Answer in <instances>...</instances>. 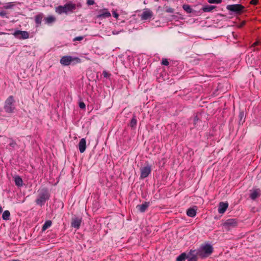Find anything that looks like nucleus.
I'll return each mask as SVG.
<instances>
[{"label":"nucleus","instance_id":"obj_41","mask_svg":"<svg viewBox=\"0 0 261 261\" xmlns=\"http://www.w3.org/2000/svg\"><path fill=\"white\" fill-rule=\"evenodd\" d=\"M258 44V42H255L253 44V46L256 45Z\"/></svg>","mask_w":261,"mask_h":261},{"label":"nucleus","instance_id":"obj_24","mask_svg":"<svg viewBox=\"0 0 261 261\" xmlns=\"http://www.w3.org/2000/svg\"><path fill=\"white\" fill-rule=\"evenodd\" d=\"M187 257V253L185 252L182 253L176 258V261H185Z\"/></svg>","mask_w":261,"mask_h":261},{"label":"nucleus","instance_id":"obj_28","mask_svg":"<svg viewBox=\"0 0 261 261\" xmlns=\"http://www.w3.org/2000/svg\"><path fill=\"white\" fill-rule=\"evenodd\" d=\"M13 6H14V4L13 3H12V2L7 3L5 4V5L4 6V8L6 9H11L13 8Z\"/></svg>","mask_w":261,"mask_h":261},{"label":"nucleus","instance_id":"obj_35","mask_svg":"<svg viewBox=\"0 0 261 261\" xmlns=\"http://www.w3.org/2000/svg\"><path fill=\"white\" fill-rule=\"evenodd\" d=\"M84 37L83 36H78L75 37L73 39V41H81L83 39Z\"/></svg>","mask_w":261,"mask_h":261},{"label":"nucleus","instance_id":"obj_2","mask_svg":"<svg viewBox=\"0 0 261 261\" xmlns=\"http://www.w3.org/2000/svg\"><path fill=\"white\" fill-rule=\"evenodd\" d=\"M76 9V5L71 2L66 3L64 6H59L56 8V12L61 14L62 13L68 14L72 12Z\"/></svg>","mask_w":261,"mask_h":261},{"label":"nucleus","instance_id":"obj_39","mask_svg":"<svg viewBox=\"0 0 261 261\" xmlns=\"http://www.w3.org/2000/svg\"><path fill=\"white\" fill-rule=\"evenodd\" d=\"M113 16L117 19L118 18V17L119 16V14L115 11H114L113 12Z\"/></svg>","mask_w":261,"mask_h":261},{"label":"nucleus","instance_id":"obj_13","mask_svg":"<svg viewBox=\"0 0 261 261\" xmlns=\"http://www.w3.org/2000/svg\"><path fill=\"white\" fill-rule=\"evenodd\" d=\"M228 207V203L227 202H220L219 205V208H218V212L220 214H223L226 211V210H227Z\"/></svg>","mask_w":261,"mask_h":261},{"label":"nucleus","instance_id":"obj_16","mask_svg":"<svg viewBox=\"0 0 261 261\" xmlns=\"http://www.w3.org/2000/svg\"><path fill=\"white\" fill-rule=\"evenodd\" d=\"M260 195V191L259 189H255L252 191L250 195V197L252 200H255Z\"/></svg>","mask_w":261,"mask_h":261},{"label":"nucleus","instance_id":"obj_23","mask_svg":"<svg viewBox=\"0 0 261 261\" xmlns=\"http://www.w3.org/2000/svg\"><path fill=\"white\" fill-rule=\"evenodd\" d=\"M51 225V222L50 220H48L45 222L44 224L42 226V231H44L47 229L48 228L50 227Z\"/></svg>","mask_w":261,"mask_h":261},{"label":"nucleus","instance_id":"obj_15","mask_svg":"<svg viewBox=\"0 0 261 261\" xmlns=\"http://www.w3.org/2000/svg\"><path fill=\"white\" fill-rule=\"evenodd\" d=\"M149 205V202H144L143 203L137 206V209L141 213L144 212Z\"/></svg>","mask_w":261,"mask_h":261},{"label":"nucleus","instance_id":"obj_10","mask_svg":"<svg viewBox=\"0 0 261 261\" xmlns=\"http://www.w3.org/2000/svg\"><path fill=\"white\" fill-rule=\"evenodd\" d=\"M188 261H197V256H199L196 250H191L188 254H187Z\"/></svg>","mask_w":261,"mask_h":261},{"label":"nucleus","instance_id":"obj_25","mask_svg":"<svg viewBox=\"0 0 261 261\" xmlns=\"http://www.w3.org/2000/svg\"><path fill=\"white\" fill-rule=\"evenodd\" d=\"M42 15L39 14V15H36L35 17V22L38 24H41V21H42Z\"/></svg>","mask_w":261,"mask_h":261},{"label":"nucleus","instance_id":"obj_14","mask_svg":"<svg viewBox=\"0 0 261 261\" xmlns=\"http://www.w3.org/2000/svg\"><path fill=\"white\" fill-rule=\"evenodd\" d=\"M79 150L81 153H83L86 148V141L85 139L82 138L79 143Z\"/></svg>","mask_w":261,"mask_h":261},{"label":"nucleus","instance_id":"obj_5","mask_svg":"<svg viewBox=\"0 0 261 261\" xmlns=\"http://www.w3.org/2000/svg\"><path fill=\"white\" fill-rule=\"evenodd\" d=\"M14 98L13 96H10L5 102L4 109L7 113H12L15 109Z\"/></svg>","mask_w":261,"mask_h":261},{"label":"nucleus","instance_id":"obj_12","mask_svg":"<svg viewBox=\"0 0 261 261\" xmlns=\"http://www.w3.org/2000/svg\"><path fill=\"white\" fill-rule=\"evenodd\" d=\"M111 16V14L108 9H105L99 10V19L108 18Z\"/></svg>","mask_w":261,"mask_h":261},{"label":"nucleus","instance_id":"obj_11","mask_svg":"<svg viewBox=\"0 0 261 261\" xmlns=\"http://www.w3.org/2000/svg\"><path fill=\"white\" fill-rule=\"evenodd\" d=\"M152 16V12L148 9L145 10L141 15L142 20H147Z\"/></svg>","mask_w":261,"mask_h":261},{"label":"nucleus","instance_id":"obj_27","mask_svg":"<svg viewBox=\"0 0 261 261\" xmlns=\"http://www.w3.org/2000/svg\"><path fill=\"white\" fill-rule=\"evenodd\" d=\"M137 122V121L136 118H135V116H134L131 120L130 123V126L132 127H135L136 125Z\"/></svg>","mask_w":261,"mask_h":261},{"label":"nucleus","instance_id":"obj_20","mask_svg":"<svg viewBox=\"0 0 261 261\" xmlns=\"http://www.w3.org/2000/svg\"><path fill=\"white\" fill-rule=\"evenodd\" d=\"M56 20V18L55 16L50 15L44 18V21L45 23L47 24H51L55 22Z\"/></svg>","mask_w":261,"mask_h":261},{"label":"nucleus","instance_id":"obj_4","mask_svg":"<svg viewBox=\"0 0 261 261\" xmlns=\"http://www.w3.org/2000/svg\"><path fill=\"white\" fill-rule=\"evenodd\" d=\"M81 62V59L78 57L71 56H65L60 59V63L63 66L75 64Z\"/></svg>","mask_w":261,"mask_h":261},{"label":"nucleus","instance_id":"obj_32","mask_svg":"<svg viewBox=\"0 0 261 261\" xmlns=\"http://www.w3.org/2000/svg\"><path fill=\"white\" fill-rule=\"evenodd\" d=\"M79 106L82 109H85L86 108L85 103L83 101H79Z\"/></svg>","mask_w":261,"mask_h":261},{"label":"nucleus","instance_id":"obj_17","mask_svg":"<svg viewBox=\"0 0 261 261\" xmlns=\"http://www.w3.org/2000/svg\"><path fill=\"white\" fill-rule=\"evenodd\" d=\"M81 219L78 218H75L73 219L71 225L73 227L75 228H79L81 225Z\"/></svg>","mask_w":261,"mask_h":261},{"label":"nucleus","instance_id":"obj_18","mask_svg":"<svg viewBox=\"0 0 261 261\" xmlns=\"http://www.w3.org/2000/svg\"><path fill=\"white\" fill-rule=\"evenodd\" d=\"M196 214V209L195 208H190L187 211V215L190 217H194Z\"/></svg>","mask_w":261,"mask_h":261},{"label":"nucleus","instance_id":"obj_26","mask_svg":"<svg viewBox=\"0 0 261 261\" xmlns=\"http://www.w3.org/2000/svg\"><path fill=\"white\" fill-rule=\"evenodd\" d=\"M183 9L187 13H190L192 11V9L191 7L188 5H184L182 6Z\"/></svg>","mask_w":261,"mask_h":261},{"label":"nucleus","instance_id":"obj_29","mask_svg":"<svg viewBox=\"0 0 261 261\" xmlns=\"http://www.w3.org/2000/svg\"><path fill=\"white\" fill-rule=\"evenodd\" d=\"M239 118H240V122L239 123H240L241 122V121L243 122L244 121V112H240L239 113Z\"/></svg>","mask_w":261,"mask_h":261},{"label":"nucleus","instance_id":"obj_3","mask_svg":"<svg viewBox=\"0 0 261 261\" xmlns=\"http://www.w3.org/2000/svg\"><path fill=\"white\" fill-rule=\"evenodd\" d=\"M196 251L200 257L205 258L208 256L212 253L213 247L208 244L201 245Z\"/></svg>","mask_w":261,"mask_h":261},{"label":"nucleus","instance_id":"obj_8","mask_svg":"<svg viewBox=\"0 0 261 261\" xmlns=\"http://www.w3.org/2000/svg\"><path fill=\"white\" fill-rule=\"evenodd\" d=\"M13 35L19 39H26L29 37V33L25 31H15L13 33Z\"/></svg>","mask_w":261,"mask_h":261},{"label":"nucleus","instance_id":"obj_40","mask_svg":"<svg viewBox=\"0 0 261 261\" xmlns=\"http://www.w3.org/2000/svg\"><path fill=\"white\" fill-rule=\"evenodd\" d=\"M258 0H252L251 1V4L253 5H256L257 3Z\"/></svg>","mask_w":261,"mask_h":261},{"label":"nucleus","instance_id":"obj_19","mask_svg":"<svg viewBox=\"0 0 261 261\" xmlns=\"http://www.w3.org/2000/svg\"><path fill=\"white\" fill-rule=\"evenodd\" d=\"M14 181L15 185L18 187H21L23 185V181L22 178L18 175L14 177Z\"/></svg>","mask_w":261,"mask_h":261},{"label":"nucleus","instance_id":"obj_21","mask_svg":"<svg viewBox=\"0 0 261 261\" xmlns=\"http://www.w3.org/2000/svg\"><path fill=\"white\" fill-rule=\"evenodd\" d=\"M215 8H216V6H215L205 5L202 7V10L203 12H208L212 11L213 9H214Z\"/></svg>","mask_w":261,"mask_h":261},{"label":"nucleus","instance_id":"obj_1","mask_svg":"<svg viewBox=\"0 0 261 261\" xmlns=\"http://www.w3.org/2000/svg\"><path fill=\"white\" fill-rule=\"evenodd\" d=\"M38 192V195L35 202L37 205L42 206L49 199L50 194L46 188H43L39 190Z\"/></svg>","mask_w":261,"mask_h":261},{"label":"nucleus","instance_id":"obj_7","mask_svg":"<svg viewBox=\"0 0 261 261\" xmlns=\"http://www.w3.org/2000/svg\"><path fill=\"white\" fill-rule=\"evenodd\" d=\"M151 171V166L147 163L140 169V178L143 179L147 177L150 174Z\"/></svg>","mask_w":261,"mask_h":261},{"label":"nucleus","instance_id":"obj_38","mask_svg":"<svg viewBox=\"0 0 261 261\" xmlns=\"http://www.w3.org/2000/svg\"><path fill=\"white\" fill-rule=\"evenodd\" d=\"M87 4L88 5H92L94 4V0H87Z\"/></svg>","mask_w":261,"mask_h":261},{"label":"nucleus","instance_id":"obj_37","mask_svg":"<svg viewBox=\"0 0 261 261\" xmlns=\"http://www.w3.org/2000/svg\"><path fill=\"white\" fill-rule=\"evenodd\" d=\"M9 145L12 147L14 148L15 147V146L16 145V142L15 141H14L13 140H11V142L9 143Z\"/></svg>","mask_w":261,"mask_h":261},{"label":"nucleus","instance_id":"obj_33","mask_svg":"<svg viewBox=\"0 0 261 261\" xmlns=\"http://www.w3.org/2000/svg\"><path fill=\"white\" fill-rule=\"evenodd\" d=\"M162 65L168 66L169 64L168 61L166 59H163L162 61Z\"/></svg>","mask_w":261,"mask_h":261},{"label":"nucleus","instance_id":"obj_31","mask_svg":"<svg viewBox=\"0 0 261 261\" xmlns=\"http://www.w3.org/2000/svg\"><path fill=\"white\" fill-rule=\"evenodd\" d=\"M102 75L104 77L107 78V79L109 78L110 77V76L111 75V73H109L108 72H107L106 70H104L103 71Z\"/></svg>","mask_w":261,"mask_h":261},{"label":"nucleus","instance_id":"obj_22","mask_svg":"<svg viewBox=\"0 0 261 261\" xmlns=\"http://www.w3.org/2000/svg\"><path fill=\"white\" fill-rule=\"evenodd\" d=\"M10 213L9 211H5L3 214L2 218L5 220H8L10 219Z\"/></svg>","mask_w":261,"mask_h":261},{"label":"nucleus","instance_id":"obj_34","mask_svg":"<svg viewBox=\"0 0 261 261\" xmlns=\"http://www.w3.org/2000/svg\"><path fill=\"white\" fill-rule=\"evenodd\" d=\"M0 16L2 17H8L7 16V12L5 11H2L0 12Z\"/></svg>","mask_w":261,"mask_h":261},{"label":"nucleus","instance_id":"obj_9","mask_svg":"<svg viewBox=\"0 0 261 261\" xmlns=\"http://www.w3.org/2000/svg\"><path fill=\"white\" fill-rule=\"evenodd\" d=\"M237 225L236 219H230L227 220L224 223L223 226L226 230H229L231 228L234 227Z\"/></svg>","mask_w":261,"mask_h":261},{"label":"nucleus","instance_id":"obj_36","mask_svg":"<svg viewBox=\"0 0 261 261\" xmlns=\"http://www.w3.org/2000/svg\"><path fill=\"white\" fill-rule=\"evenodd\" d=\"M166 12L167 13H173L174 12V9L171 7H168L166 9Z\"/></svg>","mask_w":261,"mask_h":261},{"label":"nucleus","instance_id":"obj_30","mask_svg":"<svg viewBox=\"0 0 261 261\" xmlns=\"http://www.w3.org/2000/svg\"><path fill=\"white\" fill-rule=\"evenodd\" d=\"M208 2L210 4H220L222 2V0H208Z\"/></svg>","mask_w":261,"mask_h":261},{"label":"nucleus","instance_id":"obj_6","mask_svg":"<svg viewBox=\"0 0 261 261\" xmlns=\"http://www.w3.org/2000/svg\"><path fill=\"white\" fill-rule=\"evenodd\" d=\"M226 9L236 14H240L244 9V7L240 4H234L227 5Z\"/></svg>","mask_w":261,"mask_h":261}]
</instances>
